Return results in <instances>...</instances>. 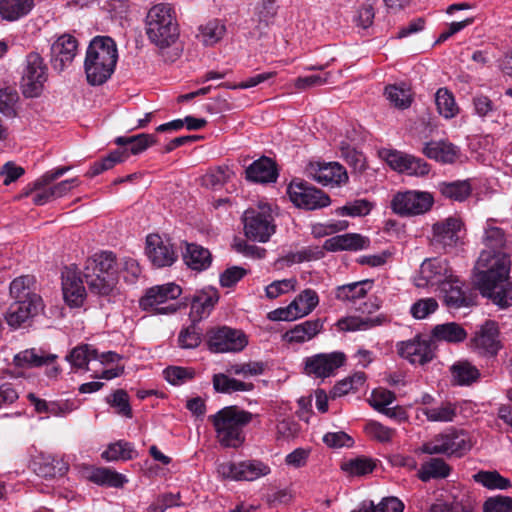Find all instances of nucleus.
Returning a JSON list of instances; mask_svg holds the SVG:
<instances>
[{"instance_id": "obj_1", "label": "nucleus", "mask_w": 512, "mask_h": 512, "mask_svg": "<svg viewBox=\"0 0 512 512\" xmlns=\"http://www.w3.org/2000/svg\"><path fill=\"white\" fill-rule=\"evenodd\" d=\"M510 255L501 250H482L473 269L475 287L500 308L512 306Z\"/></svg>"}, {"instance_id": "obj_2", "label": "nucleus", "mask_w": 512, "mask_h": 512, "mask_svg": "<svg viewBox=\"0 0 512 512\" xmlns=\"http://www.w3.org/2000/svg\"><path fill=\"white\" fill-rule=\"evenodd\" d=\"M118 60L115 41L109 36L94 37L86 51L84 70L91 85H102L114 73Z\"/></svg>"}, {"instance_id": "obj_3", "label": "nucleus", "mask_w": 512, "mask_h": 512, "mask_svg": "<svg viewBox=\"0 0 512 512\" xmlns=\"http://www.w3.org/2000/svg\"><path fill=\"white\" fill-rule=\"evenodd\" d=\"M254 415L238 406H226L208 417L217 442L224 448H238L245 441L244 428Z\"/></svg>"}, {"instance_id": "obj_4", "label": "nucleus", "mask_w": 512, "mask_h": 512, "mask_svg": "<svg viewBox=\"0 0 512 512\" xmlns=\"http://www.w3.org/2000/svg\"><path fill=\"white\" fill-rule=\"evenodd\" d=\"M83 276L91 293L109 296L118 283V265L114 253L102 251L89 257L84 266Z\"/></svg>"}, {"instance_id": "obj_5", "label": "nucleus", "mask_w": 512, "mask_h": 512, "mask_svg": "<svg viewBox=\"0 0 512 512\" xmlns=\"http://www.w3.org/2000/svg\"><path fill=\"white\" fill-rule=\"evenodd\" d=\"M146 34L159 48L169 47L176 42L179 26L171 4L160 3L149 9L146 16Z\"/></svg>"}, {"instance_id": "obj_6", "label": "nucleus", "mask_w": 512, "mask_h": 512, "mask_svg": "<svg viewBox=\"0 0 512 512\" xmlns=\"http://www.w3.org/2000/svg\"><path fill=\"white\" fill-rule=\"evenodd\" d=\"M181 294V287L175 283L156 285L145 291L139 300V306L152 315H171L180 308L176 300Z\"/></svg>"}, {"instance_id": "obj_7", "label": "nucleus", "mask_w": 512, "mask_h": 512, "mask_svg": "<svg viewBox=\"0 0 512 512\" xmlns=\"http://www.w3.org/2000/svg\"><path fill=\"white\" fill-rule=\"evenodd\" d=\"M473 446L474 441L469 432L462 429L450 428L425 442L421 447V451L430 455L444 454L462 457L467 454Z\"/></svg>"}, {"instance_id": "obj_8", "label": "nucleus", "mask_w": 512, "mask_h": 512, "mask_svg": "<svg viewBox=\"0 0 512 512\" xmlns=\"http://www.w3.org/2000/svg\"><path fill=\"white\" fill-rule=\"evenodd\" d=\"M243 223L245 235L249 239L267 242L276 229L272 206L260 202L256 207L247 209L243 214Z\"/></svg>"}, {"instance_id": "obj_9", "label": "nucleus", "mask_w": 512, "mask_h": 512, "mask_svg": "<svg viewBox=\"0 0 512 512\" xmlns=\"http://www.w3.org/2000/svg\"><path fill=\"white\" fill-rule=\"evenodd\" d=\"M48 80V66L37 52H30L25 59L20 88L26 98L39 97Z\"/></svg>"}, {"instance_id": "obj_10", "label": "nucleus", "mask_w": 512, "mask_h": 512, "mask_svg": "<svg viewBox=\"0 0 512 512\" xmlns=\"http://www.w3.org/2000/svg\"><path fill=\"white\" fill-rule=\"evenodd\" d=\"M434 204V197L427 191L408 190L396 193L391 201L394 213L400 216H417L428 212Z\"/></svg>"}, {"instance_id": "obj_11", "label": "nucleus", "mask_w": 512, "mask_h": 512, "mask_svg": "<svg viewBox=\"0 0 512 512\" xmlns=\"http://www.w3.org/2000/svg\"><path fill=\"white\" fill-rule=\"evenodd\" d=\"M453 275L455 274L446 259H426L421 264L414 283L418 288L436 287L440 289Z\"/></svg>"}, {"instance_id": "obj_12", "label": "nucleus", "mask_w": 512, "mask_h": 512, "mask_svg": "<svg viewBox=\"0 0 512 512\" xmlns=\"http://www.w3.org/2000/svg\"><path fill=\"white\" fill-rule=\"evenodd\" d=\"M145 254L156 268L170 267L178 259L177 250L171 239L156 233L146 237Z\"/></svg>"}, {"instance_id": "obj_13", "label": "nucleus", "mask_w": 512, "mask_h": 512, "mask_svg": "<svg viewBox=\"0 0 512 512\" xmlns=\"http://www.w3.org/2000/svg\"><path fill=\"white\" fill-rule=\"evenodd\" d=\"M248 344L245 333L227 326L208 332V347L214 353L240 352Z\"/></svg>"}, {"instance_id": "obj_14", "label": "nucleus", "mask_w": 512, "mask_h": 512, "mask_svg": "<svg viewBox=\"0 0 512 512\" xmlns=\"http://www.w3.org/2000/svg\"><path fill=\"white\" fill-rule=\"evenodd\" d=\"M287 194L293 204L306 210H316L330 205V197L323 191L303 182L292 181Z\"/></svg>"}, {"instance_id": "obj_15", "label": "nucleus", "mask_w": 512, "mask_h": 512, "mask_svg": "<svg viewBox=\"0 0 512 512\" xmlns=\"http://www.w3.org/2000/svg\"><path fill=\"white\" fill-rule=\"evenodd\" d=\"M380 157L391 169L409 176H424L429 173V165L421 158L393 149H382Z\"/></svg>"}, {"instance_id": "obj_16", "label": "nucleus", "mask_w": 512, "mask_h": 512, "mask_svg": "<svg viewBox=\"0 0 512 512\" xmlns=\"http://www.w3.org/2000/svg\"><path fill=\"white\" fill-rule=\"evenodd\" d=\"M307 174L323 186L339 187L348 180L346 169L338 162H313L307 167Z\"/></svg>"}, {"instance_id": "obj_17", "label": "nucleus", "mask_w": 512, "mask_h": 512, "mask_svg": "<svg viewBox=\"0 0 512 512\" xmlns=\"http://www.w3.org/2000/svg\"><path fill=\"white\" fill-rule=\"evenodd\" d=\"M346 356L343 352L319 353L305 359V372L316 378H327L344 365Z\"/></svg>"}, {"instance_id": "obj_18", "label": "nucleus", "mask_w": 512, "mask_h": 512, "mask_svg": "<svg viewBox=\"0 0 512 512\" xmlns=\"http://www.w3.org/2000/svg\"><path fill=\"white\" fill-rule=\"evenodd\" d=\"M397 351L402 358L418 365H424L434 357L431 341L420 336L398 343Z\"/></svg>"}, {"instance_id": "obj_19", "label": "nucleus", "mask_w": 512, "mask_h": 512, "mask_svg": "<svg viewBox=\"0 0 512 512\" xmlns=\"http://www.w3.org/2000/svg\"><path fill=\"white\" fill-rule=\"evenodd\" d=\"M471 348L483 356H495L501 349L497 324L485 322L471 340Z\"/></svg>"}, {"instance_id": "obj_20", "label": "nucleus", "mask_w": 512, "mask_h": 512, "mask_svg": "<svg viewBox=\"0 0 512 512\" xmlns=\"http://www.w3.org/2000/svg\"><path fill=\"white\" fill-rule=\"evenodd\" d=\"M78 51V41L70 34H63L51 46V62L53 68L63 71L74 60Z\"/></svg>"}, {"instance_id": "obj_21", "label": "nucleus", "mask_w": 512, "mask_h": 512, "mask_svg": "<svg viewBox=\"0 0 512 512\" xmlns=\"http://www.w3.org/2000/svg\"><path fill=\"white\" fill-rule=\"evenodd\" d=\"M9 293L15 301L44 305L36 278L33 275H21L13 279L9 286Z\"/></svg>"}, {"instance_id": "obj_22", "label": "nucleus", "mask_w": 512, "mask_h": 512, "mask_svg": "<svg viewBox=\"0 0 512 512\" xmlns=\"http://www.w3.org/2000/svg\"><path fill=\"white\" fill-rule=\"evenodd\" d=\"M62 292L65 302L70 307H80L86 298V290L83 280L77 272L66 269L62 274Z\"/></svg>"}, {"instance_id": "obj_23", "label": "nucleus", "mask_w": 512, "mask_h": 512, "mask_svg": "<svg viewBox=\"0 0 512 512\" xmlns=\"http://www.w3.org/2000/svg\"><path fill=\"white\" fill-rule=\"evenodd\" d=\"M219 300L218 291L208 287L198 291L192 298L189 317L192 322H199L209 316Z\"/></svg>"}, {"instance_id": "obj_24", "label": "nucleus", "mask_w": 512, "mask_h": 512, "mask_svg": "<svg viewBox=\"0 0 512 512\" xmlns=\"http://www.w3.org/2000/svg\"><path fill=\"white\" fill-rule=\"evenodd\" d=\"M462 222L455 217H448L432 226L433 240L443 247H454L460 241Z\"/></svg>"}, {"instance_id": "obj_25", "label": "nucleus", "mask_w": 512, "mask_h": 512, "mask_svg": "<svg viewBox=\"0 0 512 512\" xmlns=\"http://www.w3.org/2000/svg\"><path fill=\"white\" fill-rule=\"evenodd\" d=\"M422 153L437 162L452 164L458 159L460 149L447 140H431L424 143Z\"/></svg>"}, {"instance_id": "obj_26", "label": "nucleus", "mask_w": 512, "mask_h": 512, "mask_svg": "<svg viewBox=\"0 0 512 512\" xmlns=\"http://www.w3.org/2000/svg\"><path fill=\"white\" fill-rule=\"evenodd\" d=\"M463 287V282L456 275H453L447 281V284L439 289L443 295L446 306L451 309H459L471 305L472 299Z\"/></svg>"}, {"instance_id": "obj_27", "label": "nucleus", "mask_w": 512, "mask_h": 512, "mask_svg": "<svg viewBox=\"0 0 512 512\" xmlns=\"http://www.w3.org/2000/svg\"><path fill=\"white\" fill-rule=\"evenodd\" d=\"M370 240L358 233H346L325 240L323 248L330 252L358 251L368 248Z\"/></svg>"}, {"instance_id": "obj_28", "label": "nucleus", "mask_w": 512, "mask_h": 512, "mask_svg": "<svg viewBox=\"0 0 512 512\" xmlns=\"http://www.w3.org/2000/svg\"><path fill=\"white\" fill-rule=\"evenodd\" d=\"M44 309V305L15 301L9 306L5 319L12 328H18Z\"/></svg>"}, {"instance_id": "obj_29", "label": "nucleus", "mask_w": 512, "mask_h": 512, "mask_svg": "<svg viewBox=\"0 0 512 512\" xmlns=\"http://www.w3.org/2000/svg\"><path fill=\"white\" fill-rule=\"evenodd\" d=\"M248 180L258 183L275 182L278 177L276 164L268 157H261L246 169Z\"/></svg>"}, {"instance_id": "obj_30", "label": "nucleus", "mask_w": 512, "mask_h": 512, "mask_svg": "<svg viewBox=\"0 0 512 512\" xmlns=\"http://www.w3.org/2000/svg\"><path fill=\"white\" fill-rule=\"evenodd\" d=\"M322 329L323 322L321 319L307 320L288 330L283 335V339L288 343L301 344L313 339Z\"/></svg>"}, {"instance_id": "obj_31", "label": "nucleus", "mask_w": 512, "mask_h": 512, "mask_svg": "<svg viewBox=\"0 0 512 512\" xmlns=\"http://www.w3.org/2000/svg\"><path fill=\"white\" fill-rule=\"evenodd\" d=\"M182 257L190 269L198 272L209 268L212 262L210 251L195 243H186Z\"/></svg>"}, {"instance_id": "obj_32", "label": "nucleus", "mask_w": 512, "mask_h": 512, "mask_svg": "<svg viewBox=\"0 0 512 512\" xmlns=\"http://www.w3.org/2000/svg\"><path fill=\"white\" fill-rule=\"evenodd\" d=\"M385 320L383 315L375 317L347 316L339 319L336 326L343 332L365 331L382 325Z\"/></svg>"}, {"instance_id": "obj_33", "label": "nucleus", "mask_w": 512, "mask_h": 512, "mask_svg": "<svg viewBox=\"0 0 512 512\" xmlns=\"http://www.w3.org/2000/svg\"><path fill=\"white\" fill-rule=\"evenodd\" d=\"M56 358L55 355L46 354L36 348L26 349L14 356V364L20 368L40 367L51 363Z\"/></svg>"}, {"instance_id": "obj_34", "label": "nucleus", "mask_w": 512, "mask_h": 512, "mask_svg": "<svg viewBox=\"0 0 512 512\" xmlns=\"http://www.w3.org/2000/svg\"><path fill=\"white\" fill-rule=\"evenodd\" d=\"M452 381L459 386H468L476 382L480 377V371L466 360L455 362L450 367Z\"/></svg>"}, {"instance_id": "obj_35", "label": "nucleus", "mask_w": 512, "mask_h": 512, "mask_svg": "<svg viewBox=\"0 0 512 512\" xmlns=\"http://www.w3.org/2000/svg\"><path fill=\"white\" fill-rule=\"evenodd\" d=\"M431 336L436 341L460 343L466 339L467 332L460 324L456 322H448L436 325L432 329Z\"/></svg>"}, {"instance_id": "obj_36", "label": "nucleus", "mask_w": 512, "mask_h": 512, "mask_svg": "<svg viewBox=\"0 0 512 512\" xmlns=\"http://www.w3.org/2000/svg\"><path fill=\"white\" fill-rule=\"evenodd\" d=\"M117 145L127 146L125 150L124 160L130 154L137 155L145 151L148 147L156 143V137L152 134H139L130 137H118L115 140Z\"/></svg>"}, {"instance_id": "obj_37", "label": "nucleus", "mask_w": 512, "mask_h": 512, "mask_svg": "<svg viewBox=\"0 0 512 512\" xmlns=\"http://www.w3.org/2000/svg\"><path fill=\"white\" fill-rule=\"evenodd\" d=\"M34 6V0H0V15L8 21H15L27 15Z\"/></svg>"}, {"instance_id": "obj_38", "label": "nucleus", "mask_w": 512, "mask_h": 512, "mask_svg": "<svg viewBox=\"0 0 512 512\" xmlns=\"http://www.w3.org/2000/svg\"><path fill=\"white\" fill-rule=\"evenodd\" d=\"M371 286L372 282L369 280L341 285L336 288L335 297L343 302L356 303L366 296Z\"/></svg>"}, {"instance_id": "obj_39", "label": "nucleus", "mask_w": 512, "mask_h": 512, "mask_svg": "<svg viewBox=\"0 0 512 512\" xmlns=\"http://www.w3.org/2000/svg\"><path fill=\"white\" fill-rule=\"evenodd\" d=\"M212 384L216 392L224 394H230L237 391H251L254 388L252 383L231 378L228 373L214 374L212 377Z\"/></svg>"}, {"instance_id": "obj_40", "label": "nucleus", "mask_w": 512, "mask_h": 512, "mask_svg": "<svg viewBox=\"0 0 512 512\" xmlns=\"http://www.w3.org/2000/svg\"><path fill=\"white\" fill-rule=\"evenodd\" d=\"M319 304V297L313 289H305L290 303L296 319L310 314Z\"/></svg>"}, {"instance_id": "obj_41", "label": "nucleus", "mask_w": 512, "mask_h": 512, "mask_svg": "<svg viewBox=\"0 0 512 512\" xmlns=\"http://www.w3.org/2000/svg\"><path fill=\"white\" fill-rule=\"evenodd\" d=\"M87 478L95 484L115 488L122 487L127 482V479L124 475L109 468L103 467L92 468L89 471Z\"/></svg>"}, {"instance_id": "obj_42", "label": "nucleus", "mask_w": 512, "mask_h": 512, "mask_svg": "<svg viewBox=\"0 0 512 512\" xmlns=\"http://www.w3.org/2000/svg\"><path fill=\"white\" fill-rule=\"evenodd\" d=\"M451 471L450 466L441 458H431L422 464L418 471V477L427 482L430 479L446 478Z\"/></svg>"}, {"instance_id": "obj_43", "label": "nucleus", "mask_w": 512, "mask_h": 512, "mask_svg": "<svg viewBox=\"0 0 512 512\" xmlns=\"http://www.w3.org/2000/svg\"><path fill=\"white\" fill-rule=\"evenodd\" d=\"M437 188L445 198L459 202L466 200L472 191L470 183L466 180L441 182L438 184Z\"/></svg>"}, {"instance_id": "obj_44", "label": "nucleus", "mask_w": 512, "mask_h": 512, "mask_svg": "<svg viewBox=\"0 0 512 512\" xmlns=\"http://www.w3.org/2000/svg\"><path fill=\"white\" fill-rule=\"evenodd\" d=\"M473 480L489 490H506L511 487L510 480L496 470H481L473 475Z\"/></svg>"}, {"instance_id": "obj_45", "label": "nucleus", "mask_w": 512, "mask_h": 512, "mask_svg": "<svg viewBox=\"0 0 512 512\" xmlns=\"http://www.w3.org/2000/svg\"><path fill=\"white\" fill-rule=\"evenodd\" d=\"M106 461L131 460L137 456L134 446L127 441H117L108 446L101 454Z\"/></svg>"}, {"instance_id": "obj_46", "label": "nucleus", "mask_w": 512, "mask_h": 512, "mask_svg": "<svg viewBox=\"0 0 512 512\" xmlns=\"http://www.w3.org/2000/svg\"><path fill=\"white\" fill-rule=\"evenodd\" d=\"M97 357L98 351L93 346L83 344L72 349L66 358L73 367L87 370L88 363Z\"/></svg>"}, {"instance_id": "obj_47", "label": "nucleus", "mask_w": 512, "mask_h": 512, "mask_svg": "<svg viewBox=\"0 0 512 512\" xmlns=\"http://www.w3.org/2000/svg\"><path fill=\"white\" fill-rule=\"evenodd\" d=\"M435 102L439 114L446 119L455 117L459 111L453 94L445 88H440L436 92Z\"/></svg>"}, {"instance_id": "obj_48", "label": "nucleus", "mask_w": 512, "mask_h": 512, "mask_svg": "<svg viewBox=\"0 0 512 512\" xmlns=\"http://www.w3.org/2000/svg\"><path fill=\"white\" fill-rule=\"evenodd\" d=\"M225 31L226 28L224 24L218 20H212L205 25L200 26L198 38L205 45L211 46L223 38Z\"/></svg>"}, {"instance_id": "obj_49", "label": "nucleus", "mask_w": 512, "mask_h": 512, "mask_svg": "<svg viewBox=\"0 0 512 512\" xmlns=\"http://www.w3.org/2000/svg\"><path fill=\"white\" fill-rule=\"evenodd\" d=\"M385 95L390 103L398 109H407L412 103L410 88L390 85L385 88Z\"/></svg>"}, {"instance_id": "obj_50", "label": "nucleus", "mask_w": 512, "mask_h": 512, "mask_svg": "<svg viewBox=\"0 0 512 512\" xmlns=\"http://www.w3.org/2000/svg\"><path fill=\"white\" fill-rule=\"evenodd\" d=\"M374 204L367 199H355L338 207L335 213L339 216L364 217L373 209Z\"/></svg>"}, {"instance_id": "obj_51", "label": "nucleus", "mask_w": 512, "mask_h": 512, "mask_svg": "<svg viewBox=\"0 0 512 512\" xmlns=\"http://www.w3.org/2000/svg\"><path fill=\"white\" fill-rule=\"evenodd\" d=\"M240 467L242 469V481H255L271 473L268 464L255 459L241 461Z\"/></svg>"}, {"instance_id": "obj_52", "label": "nucleus", "mask_w": 512, "mask_h": 512, "mask_svg": "<svg viewBox=\"0 0 512 512\" xmlns=\"http://www.w3.org/2000/svg\"><path fill=\"white\" fill-rule=\"evenodd\" d=\"M423 414L431 422H451L456 417V407L452 403H442L439 406L423 409Z\"/></svg>"}, {"instance_id": "obj_53", "label": "nucleus", "mask_w": 512, "mask_h": 512, "mask_svg": "<svg viewBox=\"0 0 512 512\" xmlns=\"http://www.w3.org/2000/svg\"><path fill=\"white\" fill-rule=\"evenodd\" d=\"M118 277L121 275L125 282L133 284L141 274L138 262L131 257H124L117 261Z\"/></svg>"}, {"instance_id": "obj_54", "label": "nucleus", "mask_w": 512, "mask_h": 512, "mask_svg": "<svg viewBox=\"0 0 512 512\" xmlns=\"http://www.w3.org/2000/svg\"><path fill=\"white\" fill-rule=\"evenodd\" d=\"M364 431L370 438L381 443L390 442L396 434L394 429L384 426L377 421L366 423Z\"/></svg>"}, {"instance_id": "obj_55", "label": "nucleus", "mask_w": 512, "mask_h": 512, "mask_svg": "<svg viewBox=\"0 0 512 512\" xmlns=\"http://www.w3.org/2000/svg\"><path fill=\"white\" fill-rule=\"evenodd\" d=\"M19 95L16 90L5 88L0 89V112L9 118L17 115L16 104L18 103Z\"/></svg>"}, {"instance_id": "obj_56", "label": "nucleus", "mask_w": 512, "mask_h": 512, "mask_svg": "<svg viewBox=\"0 0 512 512\" xmlns=\"http://www.w3.org/2000/svg\"><path fill=\"white\" fill-rule=\"evenodd\" d=\"M124 156L125 152H121V150L111 152L107 157L103 158L100 161L95 162L91 166L88 175L90 177H94L106 170L113 168L117 163L124 161Z\"/></svg>"}, {"instance_id": "obj_57", "label": "nucleus", "mask_w": 512, "mask_h": 512, "mask_svg": "<svg viewBox=\"0 0 512 512\" xmlns=\"http://www.w3.org/2000/svg\"><path fill=\"white\" fill-rule=\"evenodd\" d=\"M438 309V302L435 298H421L412 304L410 313L413 318L421 320L427 318Z\"/></svg>"}, {"instance_id": "obj_58", "label": "nucleus", "mask_w": 512, "mask_h": 512, "mask_svg": "<svg viewBox=\"0 0 512 512\" xmlns=\"http://www.w3.org/2000/svg\"><path fill=\"white\" fill-rule=\"evenodd\" d=\"M375 468V463L365 457H359L350 460L342 465V469L353 476H363L369 474Z\"/></svg>"}, {"instance_id": "obj_59", "label": "nucleus", "mask_w": 512, "mask_h": 512, "mask_svg": "<svg viewBox=\"0 0 512 512\" xmlns=\"http://www.w3.org/2000/svg\"><path fill=\"white\" fill-rule=\"evenodd\" d=\"M297 280L295 278L276 280L265 287V296L276 299L279 296L294 291Z\"/></svg>"}, {"instance_id": "obj_60", "label": "nucleus", "mask_w": 512, "mask_h": 512, "mask_svg": "<svg viewBox=\"0 0 512 512\" xmlns=\"http://www.w3.org/2000/svg\"><path fill=\"white\" fill-rule=\"evenodd\" d=\"M340 150L341 156L350 167L358 172L365 170L366 160L361 152L351 148L348 144L345 143L341 144Z\"/></svg>"}, {"instance_id": "obj_61", "label": "nucleus", "mask_w": 512, "mask_h": 512, "mask_svg": "<svg viewBox=\"0 0 512 512\" xmlns=\"http://www.w3.org/2000/svg\"><path fill=\"white\" fill-rule=\"evenodd\" d=\"M483 242L486 250H501L505 244V235L501 228L487 224L484 231Z\"/></svg>"}, {"instance_id": "obj_62", "label": "nucleus", "mask_w": 512, "mask_h": 512, "mask_svg": "<svg viewBox=\"0 0 512 512\" xmlns=\"http://www.w3.org/2000/svg\"><path fill=\"white\" fill-rule=\"evenodd\" d=\"M194 375V370L179 366L168 367L164 370L165 379L173 385H181L191 380Z\"/></svg>"}, {"instance_id": "obj_63", "label": "nucleus", "mask_w": 512, "mask_h": 512, "mask_svg": "<svg viewBox=\"0 0 512 512\" xmlns=\"http://www.w3.org/2000/svg\"><path fill=\"white\" fill-rule=\"evenodd\" d=\"M396 399V396L393 392L379 388L374 389L371 393V396L369 398V404L376 410L381 411L385 407L392 404Z\"/></svg>"}, {"instance_id": "obj_64", "label": "nucleus", "mask_w": 512, "mask_h": 512, "mask_svg": "<svg viewBox=\"0 0 512 512\" xmlns=\"http://www.w3.org/2000/svg\"><path fill=\"white\" fill-rule=\"evenodd\" d=\"M483 512H512V498L508 496H495L485 501Z\"/></svg>"}]
</instances>
